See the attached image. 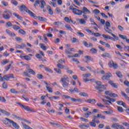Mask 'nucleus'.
<instances>
[{"instance_id": "obj_1", "label": "nucleus", "mask_w": 129, "mask_h": 129, "mask_svg": "<svg viewBox=\"0 0 129 129\" xmlns=\"http://www.w3.org/2000/svg\"><path fill=\"white\" fill-rule=\"evenodd\" d=\"M12 16L13 14H12L11 11L8 9L5 10L2 14L3 18L5 19V20H10L11 18H12Z\"/></svg>"}, {"instance_id": "obj_2", "label": "nucleus", "mask_w": 129, "mask_h": 129, "mask_svg": "<svg viewBox=\"0 0 129 129\" xmlns=\"http://www.w3.org/2000/svg\"><path fill=\"white\" fill-rule=\"evenodd\" d=\"M19 10H20V11H25V12H26V13H28V14H29V15H30L31 17H33V18H36V14H34V13H33L30 10H29L28 8H27V7H26V6L24 5H21L20 7Z\"/></svg>"}, {"instance_id": "obj_3", "label": "nucleus", "mask_w": 129, "mask_h": 129, "mask_svg": "<svg viewBox=\"0 0 129 129\" xmlns=\"http://www.w3.org/2000/svg\"><path fill=\"white\" fill-rule=\"evenodd\" d=\"M105 90V87L103 85H101V82L100 81L97 82V91L100 93Z\"/></svg>"}, {"instance_id": "obj_4", "label": "nucleus", "mask_w": 129, "mask_h": 129, "mask_svg": "<svg viewBox=\"0 0 129 129\" xmlns=\"http://www.w3.org/2000/svg\"><path fill=\"white\" fill-rule=\"evenodd\" d=\"M5 119H6V120H8V121L10 122V123H11L12 125V126H13V127H14L15 128H16V129L20 128V125H19V124H18L17 122L14 121L13 120L10 119L8 118H5Z\"/></svg>"}, {"instance_id": "obj_5", "label": "nucleus", "mask_w": 129, "mask_h": 129, "mask_svg": "<svg viewBox=\"0 0 129 129\" xmlns=\"http://www.w3.org/2000/svg\"><path fill=\"white\" fill-rule=\"evenodd\" d=\"M104 29L107 33H108L109 34H111L112 36L116 40H118V37L116 36V35L113 34L112 33V30L109 29V27H104Z\"/></svg>"}, {"instance_id": "obj_6", "label": "nucleus", "mask_w": 129, "mask_h": 129, "mask_svg": "<svg viewBox=\"0 0 129 129\" xmlns=\"http://www.w3.org/2000/svg\"><path fill=\"white\" fill-rule=\"evenodd\" d=\"M70 10H72L73 11V13L75 14V15H81V11L80 10H79L78 9L76 8H73V6H71L70 7Z\"/></svg>"}, {"instance_id": "obj_7", "label": "nucleus", "mask_w": 129, "mask_h": 129, "mask_svg": "<svg viewBox=\"0 0 129 129\" xmlns=\"http://www.w3.org/2000/svg\"><path fill=\"white\" fill-rule=\"evenodd\" d=\"M17 104H19V105H20V106H21V107H22V108H24V109L27 111H32V109L30 108V107H29L28 106L23 105L20 102L17 103Z\"/></svg>"}, {"instance_id": "obj_8", "label": "nucleus", "mask_w": 129, "mask_h": 129, "mask_svg": "<svg viewBox=\"0 0 129 129\" xmlns=\"http://www.w3.org/2000/svg\"><path fill=\"white\" fill-rule=\"evenodd\" d=\"M80 11L81 12V14L78 15V16H81L82 15V13L84 14L85 15H86L87 13L88 14H90L91 13L86 7H83V10L82 11L80 10Z\"/></svg>"}, {"instance_id": "obj_9", "label": "nucleus", "mask_w": 129, "mask_h": 129, "mask_svg": "<svg viewBox=\"0 0 129 129\" xmlns=\"http://www.w3.org/2000/svg\"><path fill=\"white\" fill-rule=\"evenodd\" d=\"M4 80H6L7 81H9L11 78H14V74H10L8 75H6L4 76Z\"/></svg>"}, {"instance_id": "obj_10", "label": "nucleus", "mask_w": 129, "mask_h": 129, "mask_svg": "<svg viewBox=\"0 0 129 129\" xmlns=\"http://www.w3.org/2000/svg\"><path fill=\"white\" fill-rule=\"evenodd\" d=\"M44 84H46V88L48 92L49 93H52L53 92V91L52 90V88L50 87L51 86V85L50 84L47 83L46 82H44Z\"/></svg>"}, {"instance_id": "obj_11", "label": "nucleus", "mask_w": 129, "mask_h": 129, "mask_svg": "<svg viewBox=\"0 0 129 129\" xmlns=\"http://www.w3.org/2000/svg\"><path fill=\"white\" fill-rule=\"evenodd\" d=\"M60 82H62V87H64V88H67L68 86H69V84L66 81H64V79L61 78L60 79Z\"/></svg>"}, {"instance_id": "obj_12", "label": "nucleus", "mask_w": 129, "mask_h": 129, "mask_svg": "<svg viewBox=\"0 0 129 129\" xmlns=\"http://www.w3.org/2000/svg\"><path fill=\"white\" fill-rule=\"evenodd\" d=\"M97 118V117L96 116H93V119L92 120L93 122H90V125L92 126H96V124H95V122H97V121L96 120V119Z\"/></svg>"}, {"instance_id": "obj_13", "label": "nucleus", "mask_w": 129, "mask_h": 129, "mask_svg": "<svg viewBox=\"0 0 129 129\" xmlns=\"http://www.w3.org/2000/svg\"><path fill=\"white\" fill-rule=\"evenodd\" d=\"M107 75L106 76H104L102 77V79L103 80H108L109 79V78H110V77H111V76H112V75H111V74L108 73L107 74Z\"/></svg>"}, {"instance_id": "obj_14", "label": "nucleus", "mask_w": 129, "mask_h": 129, "mask_svg": "<svg viewBox=\"0 0 129 129\" xmlns=\"http://www.w3.org/2000/svg\"><path fill=\"white\" fill-rule=\"evenodd\" d=\"M98 20L99 21L100 23H101V24H99L98 28H101L102 27V25L105 24V20L104 19H100V18L99 17Z\"/></svg>"}, {"instance_id": "obj_15", "label": "nucleus", "mask_w": 129, "mask_h": 129, "mask_svg": "<svg viewBox=\"0 0 129 129\" xmlns=\"http://www.w3.org/2000/svg\"><path fill=\"white\" fill-rule=\"evenodd\" d=\"M86 32L89 33L90 35H92L93 36L97 37V33H94L92 30H90L89 29H86Z\"/></svg>"}, {"instance_id": "obj_16", "label": "nucleus", "mask_w": 129, "mask_h": 129, "mask_svg": "<svg viewBox=\"0 0 129 129\" xmlns=\"http://www.w3.org/2000/svg\"><path fill=\"white\" fill-rule=\"evenodd\" d=\"M85 102H87V103H91V104H95V103L96 102V101L94 99H89L85 101Z\"/></svg>"}, {"instance_id": "obj_17", "label": "nucleus", "mask_w": 129, "mask_h": 129, "mask_svg": "<svg viewBox=\"0 0 129 129\" xmlns=\"http://www.w3.org/2000/svg\"><path fill=\"white\" fill-rule=\"evenodd\" d=\"M33 18H37V19H38L39 20V21H40V22H47V19L44 17H37V15H36V17H33Z\"/></svg>"}, {"instance_id": "obj_18", "label": "nucleus", "mask_w": 129, "mask_h": 129, "mask_svg": "<svg viewBox=\"0 0 129 129\" xmlns=\"http://www.w3.org/2000/svg\"><path fill=\"white\" fill-rule=\"evenodd\" d=\"M47 10L48 12V14H49V15H53V10H52V9H51V6L47 5Z\"/></svg>"}, {"instance_id": "obj_19", "label": "nucleus", "mask_w": 129, "mask_h": 129, "mask_svg": "<svg viewBox=\"0 0 129 129\" xmlns=\"http://www.w3.org/2000/svg\"><path fill=\"white\" fill-rule=\"evenodd\" d=\"M0 112H2L3 114H5V115L9 116L11 115V113L3 109H0Z\"/></svg>"}, {"instance_id": "obj_20", "label": "nucleus", "mask_w": 129, "mask_h": 129, "mask_svg": "<svg viewBox=\"0 0 129 129\" xmlns=\"http://www.w3.org/2000/svg\"><path fill=\"white\" fill-rule=\"evenodd\" d=\"M90 81H91L93 82V83H95V84H93L94 86H95V88L96 89H97V82L95 81V79H90Z\"/></svg>"}, {"instance_id": "obj_21", "label": "nucleus", "mask_w": 129, "mask_h": 129, "mask_svg": "<svg viewBox=\"0 0 129 129\" xmlns=\"http://www.w3.org/2000/svg\"><path fill=\"white\" fill-rule=\"evenodd\" d=\"M108 83L112 86V87H114V88H117V85L114 83H113V81H109L108 82Z\"/></svg>"}, {"instance_id": "obj_22", "label": "nucleus", "mask_w": 129, "mask_h": 129, "mask_svg": "<svg viewBox=\"0 0 129 129\" xmlns=\"http://www.w3.org/2000/svg\"><path fill=\"white\" fill-rule=\"evenodd\" d=\"M102 57H107V58H111L112 55L111 54H109V53H104L101 55Z\"/></svg>"}, {"instance_id": "obj_23", "label": "nucleus", "mask_w": 129, "mask_h": 129, "mask_svg": "<svg viewBox=\"0 0 129 129\" xmlns=\"http://www.w3.org/2000/svg\"><path fill=\"white\" fill-rule=\"evenodd\" d=\"M40 4H41V6H40L41 9H44V8H45V6H46V2H45V1L41 0Z\"/></svg>"}, {"instance_id": "obj_24", "label": "nucleus", "mask_w": 129, "mask_h": 129, "mask_svg": "<svg viewBox=\"0 0 129 129\" xmlns=\"http://www.w3.org/2000/svg\"><path fill=\"white\" fill-rule=\"evenodd\" d=\"M13 15L16 17V18H17L18 20H20V21H23V17H21L19 14H17V13H13Z\"/></svg>"}, {"instance_id": "obj_25", "label": "nucleus", "mask_w": 129, "mask_h": 129, "mask_svg": "<svg viewBox=\"0 0 129 129\" xmlns=\"http://www.w3.org/2000/svg\"><path fill=\"white\" fill-rule=\"evenodd\" d=\"M121 94H122V96H124V97H125V99L126 100H127L128 101H129V97H128L127 95H126V94H125V93L121 91Z\"/></svg>"}, {"instance_id": "obj_26", "label": "nucleus", "mask_w": 129, "mask_h": 129, "mask_svg": "<svg viewBox=\"0 0 129 129\" xmlns=\"http://www.w3.org/2000/svg\"><path fill=\"white\" fill-rule=\"evenodd\" d=\"M78 21H79L80 24H81L82 25L86 24V21H85V20H84L83 19H78Z\"/></svg>"}, {"instance_id": "obj_27", "label": "nucleus", "mask_w": 129, "mask_h": 129, "mask_svg": "<svg viewBox=\"0 0 129 129\" xmlns=\"http://www.w3.org/2000/svg\"><path fill=\"white\" fill-rule=\"evenodd\" d=\"M28 71L29 73L30 74H32V75H36V72L34 71V70H32L31 69H29L27 70Z\"/></svg>"}, {"instance_id": "obj_28", "label": "nucleus", "mask_w": 129, "mask_h": 129, "mask_svg": "<svg viewBox=\"0 0 129 129\" xmlns=\"http://www.w3.org/2000/svg\"><path fill=\"white\" fill-rule=\"evenodd\" d=\"M64 27L68 29V30H69L70 31H71V32H73V29H72V28H71V27L70 26V25L67 24L64 25Z\"/></svg>"}, {"instance_id": "obj_29", "label": "nucleus", "mask_w": 129, "mask_h": 129, "mask_svg": "<svg viewBox=\"0 0 129 129\" xmlns=\"http://www.w3.org/2000/svg\"><path fill=\"white\" fill-rule=\"evenodd\" d=\"M119 126H120V125H119L117 123H113L112 125V127H113V128H119Z\"/></svg>"}, {"instance_id": "obj_30", "label": "nucleus", "mask_w": 129, "mask_h": 129, "mask_svg": "<svg viewBox=\"0 0 129 129\" xmlns=\"http://www.w3.org/2000/svg\"><path fill=\"white\" fill-rule=\"evenodd\" d=\"M91 114H92V112L88 111L85 114L84 116L86 117V118H87L89 117V115H91Z\"/></svg>"}, {"instance_id": "obj_31", "label": "nucleus", "mask_w": 129, "mask_h": 129, "mask_svg": "<svg viewBox=\"0 0 129 129\" xmlns=\"http://www.w3.org/2000/svg\"><path fill=\"white\" fill-rule=\"evenodd\" d=\"M79 95H80L81 96H84V97L88 96V94L85 92H80L79 93Z\"/></svg>"}, {"instance_id": "obj_32", "label": "nucleus", "mask_w": 129, "mask_h": 129, "mask_svg": "<svg viewBox=\"0 0 129 129\" xmlns=\"http://www.w3.org/2000/svg\"><path fill=\"white\" fill-rule=\"evenodd\" d=\"M40 48H41V49H42V50H44V51H46V50H47V48L45 45H44L43 43H40Z\"/></svg>"}, {"instance_id": "obj_33", "label": "nucleus", "mask_w": 129, "mask_h": 129, "mask_svg": "<svg viewBox=\"0 0 129 129\" xmlns=\"http://www.w3.org/2000/svg\"><path fill=\"white\" fill-rule=\"evenodd\" d=\"M10 62L8 59H4L1 61V63L3 65H6V64H8Z\"/></svg>"}, {"instance_id": "obj_34", "label": "nucleus", "mask_w": 129, "mask_h": 129, "mask_svg": "<svg viewBox=\"0 0 129 129\" xmlns=\"http://www.w3.org/2000/svg\"><path fill=\"white\" fill-rule=\"evenodd\" d=\"M118 36L121 39H122V40H126L127 39V37L125 35H122L121 34H118Z\"/></svg>"}, {"instance_id": "obj_35", "label": "nucleus", "mask_w": 129, "mask_h": 129, "mask_svg": "<svg viewBox=\"0 0 129 129\" xmlns=\"http://www.w3.org/2000/svg\"><path fill=\"white\" fill-rule=\"evenodd\" d=\"M70 48L68 47L67 49H66L65 50V53H66V54H72V52L69 51H70Z\"/></svg>"}, {"instance_id": "obj_36", "label": "nucleus", "mask_w": 129, "mask_h": 129, "mask_svg": "<svg viewBox=\"0 0 129 129\" xmlns=\"http://www.w3.org/2000/svg\"><path fill=\"white\" fill-rule=\"evenodd\" d=\"M54 70L55 71V72H56V73H58V74H61V73H62V72L60 69L54 68Z\"/></svg>"}, {"instance_id": "obj_37", "label": "nucleus", "mask_w": 129, "mask_h": 129, "mask_svg": "<svg viewBox=\"0 0 129 129\" xmlns=\"http://www.w3.org/2000/svg\"><path fill=\"white\" fill-rule=\"evenodd\" d=\"M79 40L77 39L76 38L74 37L72 39V43H78Z\"/></svg>"}, {"instance_id": "obj_38", "label": "nucleus", "mask_w": 129, "mask_h": 129, "mask_svg": "<svg viewBox=\"0 0 129 129\" xmlns=\"http://www.w3.org/2000/svg\"><path fill=\"white\" fill-rule=\"evenodd\" d=\"M116 74L117 76H118V77H119V78H122V74H121V73L120 72H117L116 73Z\"/></svg>"}, {"instance_id": "obj_39", "label": "nucleus", "mask_w": 129, "mask_h": 129, "mask_svg": "<svg viewBox=\"0 0 129 129\" xmlns=\"http://www.w3.org/2000/svg\"><path fill=\"white\" fill-rule=\"evenodd\" d=\"M85 58L87 61H92V60H93V58L89 56H85Z\"/></svg>"}, {"instance_id": "obj_40", "label": "nucleus", "mask_w": 129, "mask_h": 129, "mask_svg": "<svg viewBox=\"0 0 129 129\" xmlns=\"http://www.w3.org/2000/svg\"><path fill=\"white\" fill-rule=\"evenodd\" d=\"M13 28L14 29V30H15L17 31L18 30H20V26H18L17 25H15L13 26Z\"/></svg>"}, {"instance_id": "obj_41", "label": "nucleus", "mask_w": 129, "mask_h": 129, "mask_svg": "<svg viewBox=\"0 0 129 129\" xmlns=\"http://www.w3.org/2000/svg\"><path fill=\"white\" fill-rule=\"evenodd\" d=\"M97 118H102L103 119H104L105 118V116L102 115L101 114H98Z\"/></svg>"}, {"instance_id": "obj_42", "label": "nucleus", "mask_w": 129, "mask_h": 129, "mask_svg": "<svg viewBox=\"0 0 129 129\" xmlns=\"http://www.w3.org/2000/svg\"><path fill=\"white\" fill-rule=\"evenodd\" d=\"M105 97L107 99H109V100H110V101H112V102H115V101H116L115 99H112L109 97L105 96Z\"/></svg>"}, {"instance_id": "obj_43", "label": "nucleus", "mask_w": 129, "mask_h": 129, "mask_svg": "<svg viewBox=\"0 0 129 129\" xmlns=\"http://www.w3.org/2000/svg\"><path fill=\"white\" fill-rule=\"evenodd\" d=\"M19 32L20 33V34H21V35H26V34L25 31H24V30H23V29H19Z\"/></svg>"}, {"instance_id": "obj_44", "label": "nucleus", "mask_w": 129, "mask_h": 129, "mask_svg": "<svg viewBox=\"0 0 129 129\" xmlns=\"http://www.w3.org/2000/svg\"><path fill=\"white\" fill-rule=\"evenodd\" d=\"M13 24H12V22H8L6 23V26L8 27H13Z\"/></svg>"}, {"instance_id": "obj_45", "label": "nucleus", "mask_w": 129, "mask_h": 129, "mask_svg": "<svg viewBox=\"0 0 129 129\" xmlns=\"http://www.w3.org/2000/svg\"><path fill=\"white\" fill-rule=\"evenodd\" d=\"M64 20L67 23H71V19H70L69 18L67 17H64Z\"/></svg>"}, {"instance_id": "obj_46", "label": "nucleus", "mask_w": 129, "mask_h": 129, "mask_svg": "<svg viewBox=\"0 0 129 129\" xmlns=\"http://www.w3.org/2000/svg\"><path fill=\"white\" fill-rule=\"evenodd\" d=\"M90 51L91 53H93L94 54H95L97 52V50L94 48H92L90 49Z\"/></svg>"}, {"instance_id": "obj_47", "label": "nucleus", "mask_w": 129, "mask_h": 129, "mask_svg": "<svg viewBox=\"0 0 129 129\" xmlns=\"http://www.w3.org/2000/svg\"><path fill=\"white\" fill-rule=\"evenodd\" d=\"M63 78V81H66L65 80H66V81H68V82H69V78H68L67 76L64 75L63 78Z\"/></svg>"}, {"instance_id": "obj_48", "label": "nucleus", "mask_w": 129, "mask_h": 129, "mask_svg": "<svg viewBox=\"0 0 129 129\" xmlns=\"http://www.w3.org/2000/svg\"><path fill=\"white\" fill-rule=\"evenodd\" d=\"M44 70L45 71H47V72H50V73H52L53 72L52 71V70H51L49 68L44 67Z\"/></svg>"}, {"instance_id": "obj_49", "label": "nucleus", "mask_w": 129, "mask_h": 129, "mask_svg": "<svg viewBox=\"0 0 129 129\" xmlns=\"http://www.w3.org/2000/svg\"><path fill=\"white\" fill-rule=\"evenodd\" d=\"M10 92H11V93H14V94L19 93V91H16V89H11L10 90Z\"/></svg>"}, {"instance_id": "obj_50", "label": "nucleus", "mask_w": 129, "mask_h": 129, "mask_svg": "<svg viewBox=\"0 0 129 129\" xmlns=\"http://www.w3.org/2000/svg\"><path fill=\"white\" fill-rule=\"evenodd\" d=\"M113 64H114V62H113V60L110 61L109 63V67H110V68H112V67H113Z\"/></svg>"}, {"instance_id": "obj_51", "label": "nucleus", "mask_w": 129, "mask_h": 129, "mask_svg": "<svg viewBox=\"0 0 129 129\" xmlns=\"http://www.w3.org/2000/svg\"><path fill=\"white\" fill-rule=\"evenodd\" d=\"M56 66L60 69H63V68H64V66L62 65L61 63H58Z\"/></svg>"}, {"instance_id": "obj_52", "label": "nucleus", "mask_w": 129, "mask_h": 129, "mask_svg": "<svg viewBox=\"0 0 129 129\" xmlns=\"http://www.w3.org/2000/svg\"><path fill=\"white\" fill-rule=\"evenodd\" d=\"M93 13L95 14L94 16L96 18H97V9H95L93 11Z\"/></svg>"}, {"instance_id": "obj_53", "label": "nucleus", "mask_w": 129, "mask_h": 129, "mask_svg": "<svg viewBox=\"0 0 129 129\" xmlns=\"http://www.w3.org/2000/svg\"><path fill=\"white\" fill-rule=\"evenodd\" d=\"M105 94L106 95H109L111 97L112 93H111V91H106L105 92Z\"/></svg>"}, {"instance_id": "obj_54", "label": "nucleus", "mask_w": 129, "mask_h": 129, "mask_svg": "<svg viewBox=\"0 0 129 129\" xmlns=\"http://www.w3.org/2000/svg\"><path fill=\"white\" fill-rule=\"evenodd\" d=\"M3 122L4 123V124L9 125V121H8V120L6 119V118H5V119L3 120Z\"/></svg>"}, {"instance_id": "obj_55", "label": "nucleus", "mask_w": 129, "mask_h": 129, "mask_svg": "<svg viewBox=\"0 0 129 129\" xmlns=\"http://www.w3.org/2000/svg\"><path fill=\"white\" fill-rule=\"evenodd\" d=\"M83 77H86V78H87L88 77H90L91 76V74L88 73V74H83Z\"/></svg>"}, {"instance_id": "obj_56", "label": "nucleus", "mask_w": 129, "mask_h": 129, "mask_svg": "<svg viewBox=\"0 0 129 129\" xmlns=\"http://www.w3.org/2000/svg\"><path fill=\"white\" fill-rule=\"evenodd\" d=\"M2 86L3 88L7 89L8 88V85L7 84V83L4 82L2 84Z\"/></svg>"}, {"instance_id": "obj_57", "label": "nucleus", "mask_w": 129, "mask_h": 129, "mask_svg": "<svg viewBox=\"0 0 129 129\" xmlns=\"http://www.w3.org/2000/svg\"><path fill=\"white\" fill-rule=\"evenodd\" d=\"M103 101L106 104H109V103L111 104V102L110 101H108L107 100H104V99H103Z\"/></svg>"}, {"instance_id": "obj_58", "label": "nucleus", "mask_w": 129, "mask_h": 129, "mask_svg": "<svg viewBox=\"0 0 129 129\" xmlns=\"http://www.w3.org/2000/svg\"><path fill=\"white\" fill-rule=\"evenodd\" d=\"M24 59H25V60H27V61H29V60H31V58L30 57V56H29V55H24Z\"/></svg>"}, {"instance_id": "obj_59", "label": "nucleus", "mask_w": 129, "mask_h": 129, "mask_svg": "<svg viewBox=\"0 0 129 129\" xmlns=\"http://www.w3.org/2000/svg\"><path fill=\"white\" fill-rule=\"evenodd\" d=\"M6 101L5 97L0 96V101H1V102H6Z\"/></svg>"}, {"instance_id": "obj_60", "label": "nucleus", "mask_w": 129, "mask_h": 129, "mask_svg": "<svg viewBox=\"0 0 129 129\" xmlns=\"http://www.w3.org/2000/svg\"><path fill=\"white\" fill-rule=\"evenodd\" d=\"M11 3L14 5V6H18V2L16 0H12Z\"/></svg>"}, {"instance_id": "obj_61", "label": "nucleus", "mask_w": 129, "mask_h": 129, "mask_svg": "<svg viewBox=\"0 0 129 129\" xmlns=\"http://www.w3.org/2000/svg\"><path fill=\"white\" fill-rule=\"evenodd\" d=\"M38 79H43V75L38 74L37 75Z\"/></svg>"}, {"instance_id": "obj_62", "label": "nucleus", "mask_w": 129, "mask_h": 129, "mask_svg": "<svg viewBox=\"0 0 129 129\" xmlns=\"http://www.w3.org/2000/svg\"><path fill=\"white\" fill-rule=\"evenodd\" d=\"M117 110H118V111H120V112H122V111H123L122 107H121L120 106L117 107Z\"/></svg>"}, {"instance_id": "obj_63", "label": "nucleus", "mask_w": 129, "mask_h": 129, "mask_svg": "<svg viewBox=\"0 0 129 129\" xmlns=\"http://www.w3.org/2000/svg\"><path fill=\"white\" fill-rule=\"evenodd\" d=\"M105 25H106V26H104V27L110 28V23H109V22L108 21L106 22Z\"/></svg>"}, {"instance_id": "obj_64", "label": "nucleus", "mask_w": 129, "mask_h": 129, "mask_svg": "<svg viewBox=\"0 0 129 129\" xmlns=\"http://www.w3.org/2000/svg\"><path fill=\"white\" fill-rule=\"evenodd\" d=\"M124 85L129 87V82L128 81H125L124 82Z\"/></svg>"}]
</instances>
